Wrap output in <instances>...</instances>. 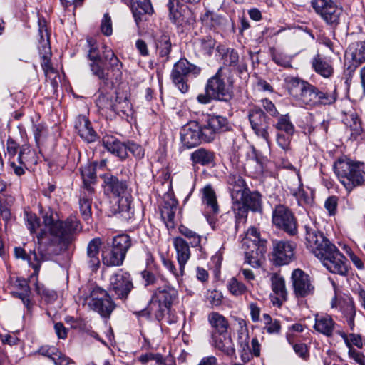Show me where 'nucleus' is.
Here are the masks:
<instances>
[{
    "mask_svg": "<svg viewBox=\"0 0 365 365\" xmlns=\"http://www.w3.org/2000/svg\"><path fill=\"white\" fill-rule=\"evenodd\" d=\"M307 247L321 261L323 266L333 274L346 275L347 260L322 233L319 232L312 221L304 225Z\"/></svg>",
    "mask_w": 365,
    "mask_h": 365,
    "instance_id": "nucleus-1",
    "label": "nucleus"
},
{
    "mask_svg": "<svg viewBox=\"0 0 365 365\" xmlns=\"http://www.w3.org/2000/svg\"><path fill=\"white\" fill-rule=\"evenodd\" d=\"M88 46V58L90 61L89 68L92 74L101 81L103 84L113 83V80L118 81L122 76L123 63L111 49L103 46L102 51L103 58H101V51L97 43L91 38L87 39Z\"/></svg>",
    "mask_w": 365,
    "mask_h": 365,
    "instance_id": "nucleus-2",
    "label": "nucleus"
},
{
    "mask_svg": "<svg viewBox=\"0 0 365 365\" xmlns=\"http://www.w3.org/2000/svg\"><path fill=\"white\" fill-rule=\"evenodd\" d=\"M227 129V120L220 115H209L205 122L200 124L191 121L180 130L182 143L187 148H194L202 143L212 141L216 135Z\"/></svg>",
    "mask_w": 365,
    "mask_h": 365,
    "instance_id": "nucleus-3",
    "label": "nucleus"
},
{
    "mask_svg": "<svg viewBox=\"0 0 365 365\" xmlns=\"http://www.w3.org/2000/svg\"><path fill=\"white\" fill-rule=\"evenodd\" d=\"M104 190L111 193L114 197L110 201V212L113 215L119 214L125 220L133 217L134 211L131 207L132 197L128 191L125 182L110 174L103 175Z\"/></svg>",
    "mask_w": 365,
    "mask_h": 365,
    "instance_id": "nucleus-4",
    "label": "nucleus"
},
{
    "mask_svg": "<svg viewBox=\"0 0 365 365\" xmlns=\"http://www.w3.org/2000/svg\"><path fill=\"white\" fill-rule=\"evenodd\" d=\"M42 218L50 235L59 243L71 242L73 234L79 228V222L76 216H69L65 221H62L57 212L51 208L42 211Z\"/></svg>",
    "mask_w": 365,
    "mask_h": 365,
    "instance_id": "nucleus-5",
    "label": "nucleus"
},
{
    "mask_svg": "<svg viewBox=\"0 0 365 365\" xmlns=\"http://www.w3.org/2000/svg\"><path fill=\"white\" fill-rule=\"evenodd\" d=\"M9 165L12 172L17 176H21L31 165L37 163L36 152L29 145L21 146L11 138L6 141V153Z\"/></svg>",
    "mask_w": 365,
    "mask_h": 365,
    "instance_id": "nucleus-6",
    "label": "nucleus"
},
{
    "mask_svg": "<svg viewBox=\"0 0 365 365\" xmlns=\"http://www.w3.org/2000/svg\"><path fill=\"white\" fill-rule=\"evenodd\" d=\"M333 167L338 179L349 192L365 182L364 163H354L347 158H339Z\"/></svg>",
    "mask_w": 365,
    "mask_h": 365,
    "instance_id": "nucleus-7",
    "label": "nucleus"
},
{
    "mask_svg": "<svg viewBox=\"0 0 365 365\" xmlns=\"http://www.w3.org/2000/svg\"><path fill=\"white\" fill-rule=\"evenodd\" d=\"M242 246L245 250V262L254 268L259 267L265 259L267 249V240L260 237L257 228L252 227L247 230Z\"/></svg>",
    "mask_w": 365,
    "mask_h": 365,
    "instance_id": "nucleus-8",
    "label": "nucleus"
},
{
    "mask_svg": "<svg viewBox=\"0 0 365 365\" xmlns=\"http://www.w3.org/2000/svg\"><path fill=\"white\" fill-rule=\"evenodd\" d=\"M226 68L220 67L216 74L209 78L205 87V93L197 96V100L200 103L207 104L212 100L227 101L228 88L225 81L227 78Z\"/></svg>",
    "mask_w": 365,
    "mask_h": 365,
    "instance_id": "nucleus-9",
    "label": "nucleus"
},
{
    "mask_svg": "<svg viewBox=\"0 0 365 365\" xmlns=\"http://www.w3.org/2000/svg\"><path fill=\"white\" fill-rule=\"evenodd\" d=\"M84 302L90 309L98 312L104 318H109L115 307L108 292L98 287L93 288L89 294L84 297Z\"/></svg>",
    "mask_w": 365,
    "mask_h": 365,
    "instance_id": "nucleus-10",
    "label": "nucleus"
},
{
    "mask_svg": "<svg viewBox=\"0 0 365 365\" xmlns=\"http://www.w3.org/2000/svg\"><path fill=\"white\" fill-rule=\"evenodd\" d=\"M200 72L199 67L190 63L185 58H181L174 64L170 78L178 90L182 93H186L189 90L187 84L189 76L192 75L195 77Z\"/></svg>",
    "mask_w": 365,
    "mask_h": 365,
    "instance_id": "nucleus-11",
    "label": "nucleus"
},
{
    "mask_svg": "<svg viewBox=\"0 0 365 365\" xmlns=\"http://www.w3.org/2000/svg\"><path fill=\"white\" fill-rule=\"evenodd\" d=\"M178 296L177 289L171 286L167 279L164 280L154 290L152 300L158 302L159 309L155 314L158 320H161L164 317L165 312H169L171 305L177 300Z\"/></svg>",
    "mask_w": 365,
    "mask_h": 365,
    "instance_id": "nucleus-12",
    "label": "nucleus"
},
{
    "mask_svg": "<svg viewBox=\"0 0 365 365\" xmlns=\"http://www.w3.org/2000/svg\"><path fill=\"white\" fill-rule=\"evenodd\" d=\"M272 223L278 229L289 235L297 233V220L292 211L287 206L278 205L272 212Z\"/></svg>",
    "mask_w": 365,
    "mask_h": 365,
    "instance_id": "nucleus-13",
    "label": "nucleus"
},
{
    "mask_svg": "<svg viewBox=\"0 0 365 365\" xmlns=\"http://www.w3.org/2000/svg\"><path fill=\"white\" fill-rule=\"evenodd\" d=\"M312 6L327 24L336 27L339 24L342 9L332 0H312Z\"/></svg>",
    "mask_w": 365,
    "mask_h": 365,
    "instance_id": "nucleus-14",
    "label": "nucleus"
},
{
    "mask_svg": "<svg viewBox=\"0 0 365 365\" xmlns=\"http://www.w3.org/2000/svg\"><path fill=\"white\" fill-rule=\"evenodd\" d=\"M309 92L305 106L312 107L332 105L338 98L336 85H333L329 88H322L312 85Z\"/></svg>",
    "mask_w": 365,
    "mask_h": 365,
    "instance_id": "nucleus-15",
    "label": "nucleus"
},
{
    "mask_svg": "<svg viewBox=\"0 0 365 365\" xmlns=\"http://www.w3.org/2000/svg\"><path fill=\"white\" fill-rule=\"evenodd\" d=\"M133 288L130 274L122 269L118 270L110 278V292H114L120 299H125Z\"/></svg>",
    "mask_w": 365,
    "mask_h": 365,
    "instance_id": "nucleus-16",
    "label": "nucleus"
},
{
    "mask_svg": "<svg viewBox=\"0 0 365 365\" xmlns=\"http://www.w3.org/2000/svg\"><path fill=\"white\" fill-rule=\"evenodd\" d=\"M249 120L255 133L269 143L270 138L268 132L269 123L263 110L259 108H254L249 113Z\"/></svg>",
    "mask_w": 365,
    "mask_h": 365,
    "instance_id": "nucleus-17",
    "label": "nucleus"
},
{
    "mask_svg": "<svg viewBox=\"0 0 365 365\" xmlns=\"http://www.w3.org/2000/svg\"><path fill=\"white\" fill-rule=\"evenodd\" d=\"M158 59L163 64L170 61L173 44L169 32L160 30L153 34Z\"/></svg>",
    "mask_w": 365,
    "mask_h": 365,
    "instance_id": "nucleus-18",
    "label": "nucleus"
},
{
    "mask_svg": "<svg viewBox=\"0 0 365 365\" xmlns=\"http://www.w3.org/2000/svg\"><path fill=\"white\" fill-rule=\"evenodd\" d=\"M297 245L288 240H280L274 244L273 260L279 266L288 264L294 259Z\"/></svg>",
    "mask_w": 365,
    "mask_h": 365,
    "instance_id": "nucleus-19",
    "label": "nucleus"
},
{
    "mask_svg": "<svg viewBox=\"0 0 365 365\" xmlns=\"http://www.w3.org/2000/svg\"><path fill=\"white\" fill-rule=\"evenodd\" d=\"M244 205L245 213L241 215L240 210H233L236 219V229L246 222L248 210L254 212L261 211V195L258 192H251L250 190L242 200L239 202Z\"/></svg>",
    "mask_w": 365,
    "mask_h": 365,
    "instance_id": "nucleus-20",
    "label": "nucleus"
},
{
    "mask_svg": "<svg viewBox=\"0 0 365 365\" xmlns=\"http://www.w3.org/2000/svg\"><path fill=\"white\" fill-rule=\"evenodd\" d=\"M289 93L301 104L305 105L311 83L297 77H289L286 79Z\"/></svg>",
    "mask_w": 365,
    "mask_h": 365,
    "instance_id": "nucleus-21",
    "label": "nucleus"
},
{
    "mask_svg": "<svg viewBox=\"0 0 365 365\" xmlns=\"http://www.w3.org/2000/svg\"><path fill=\"white\" fill-rule=\"evenodd\" d=\"M346 63H349L347 69L354 72L365 61V42H354L349 45L345 54Z\"/></svg>",
    "mask_w": 365,
    "mask_h": 365,
    "instance_id": "nucleus-22",
    "label": "nucleus"
},
{
    "mask_svg": "<svg viewBox=\"0 0 365 365\" xmlns=\"http://www.w3.org/2000/svg\"><path fill=\"white\" fill-rule=\"evenodd\" d=\"M292 281L297 297H304L312 293L314 287L311 284L309 276L302 269H296L293 271Z\"/></svg>",
    "mask_w": 365,
    "mask_h": 365,
    "instance_id": "nucleus-23",
    "label": "nucleus"
},
{
    "mask_svg": "<svg viewBox=\"0 0 365 365\" xmlns=\"http://www.w3.org/2000/svg\"><path fill=\"white\" fill-rule=\"evenodd\" d=\"M232 187L230 188L231 191V197L232 200V210H240L241 215L245 213V207L239 202L242 200L249 189L246 186L245 180L240 176L233 175L232 179Z\"/></svg>",
    "mask_w": 365,
    "mask_h": 365,
    "instance_id": "nucleus-24",
    "label": "nucleus"
},
{
    "mask_svg": "<svg viewBox=\"0 0 365 365\" xmlns=\"http://www.w3.org/2000/svg\"><path fill=\"white\" fill-rule=\"evenodd\" d=\"M102 245L100 237L92 239L88 244L86 263L92 272H96L100 267L99 250Z\"/></svg>",
    "mask_w": 365,
    "mask_h": 365,
    "instance_id": "nucleus-25",
    "label": "nucleus"
},
{
    "mask_svg": "<svg viewBox=\"0 0 365 365\" xmlns=\"http://www.w3.org/2000/svg\"><path fill=\"white\" fill-rule=\"evenodd\" d=\"M75 129L79 136L88 143L95 142L98 135L91 126L90 120L85 115H78L75 120Z\"/></svg>",
    "mask_w": 365,
    "mask_h": 365,
    "instance_id": "nucleus-26",
    "label": "nucleus"
},
{
    "mask_svg": "<svg viewBox=\"0 0 365 365\" xmlns=\"http://www.w3.org/2000/svg\"><path fill=\"white\" fill-rule=\"evenodd\" d=\"M178 207L177 200L171 195L168 194L164 197V204L160 215L168 228H174L175 215Z\"/></svg>",
    "mask_w": 365,
    "mask_h": 365,
    "instance_id": "nucleus-27",
    "label": "nucleus"
},
{
    "mask_svg": "<svg viewBox=\"0 0 365 365\" xmlns=\"http://www.w3.org/2000/svg\"><path fill=\"white\" fill-rule=\"evenodd\" d=\"M102 143L108 152L120 160H125L128 157L126 142L122 143L113 135H105L102 138Z\"/></svg>",
    "mask_w": 365,
    "mask_h": 365,
    "instance_id": "nucleus-28",
    "label": "nucleus"
},
{
    "mask_svg": "<svg viewBox=\"0 0 365 365\" xmlns=\"http://www.w3.org/2000/svg\"><path fill=\"white\" fill-rule=\"evenodd\" d=\"M102 143L108 152L120 160H125L128 157L126 142L122 143L113 135H105L102 138Z\"/></svg>",
    "mask_w": 365,
    "mask_h": 365,
    "instance_id": "nucleus-29",
    "label": "nucleus"
},
{
    "mask_svg": "<svg viewBox=\"0 0 365 365\" xmlns=\"http://www.w3.org/2000/svg\"><path fill=\"white\" fill-rule=\"evenodd\" d=\"M272 289L274 296H271L274 305L280 307L287 300V292L285 287V282L282 277L274 274L271 277Z\"/></svg>",
    "mask_w": 365,
    "mask_h": 365,
    "instance_id": "nucleus-30",
    "label": "nucleus"
},
{
    "mask_svg": "<svg viewBox=\"0 0 365 365\" xmlns=\"http://www.w3.org/2000/svg\"><path fill=\"white\" fill-rule=\"evenodd\" d=\"M173 247L176 252V257L181 272L185 267V265L191 256V252L188 242L182 237H176L173 240Z\"/></svg>",
    "mask_w": 365,
    "mask_h": 365,
    "instance_id": "nucleus-31",
    "label": "nucleus"
},
{
    "mask_svg": "<svg viewBox=\"0 0 365 365\" xmlns=\"http://www.w3.org/2000/svg\"><path fill=\"white\" fill-rule=\"evenodd\" d=\"M336 323L332 317L327 314L315 315L314 329L319 333L330 337L333 335Z\"/></svg>",
    "mask_w": 365,
    "mask_h": 365,
    "instance_id": "nucleus-32",
    "label": "nucleus"
},
{
    "mask_svg": "<svg viewBox=\"0 0 365 365\" xmlns=\"http://www.w3.org/2000/svg\"><path fill=\"white\" fill-rule=\"evenodd\" d=\"M131 10L137 25L153 11L150 0H132Z\"/></svg>",
    "mask_w": 365,
    "mask_h": 365,
    "instance_id": "nucleus-33",
    "label": "nucleus"
},
{
    "mask_svg": "<svg viewBox=\"0 0 365 365\" xmlns=\"http://www.w3.org/2000/svg\"><path fill=\"white\" fill-rule=\"evenodd\" d=\"M15 287L17 290L12 292L13 296L21 299L27 309H30L31 307L30 299L31 289L28 281L25 279L18 278L16 280Z\"/></svg>",
    "mask_w": 365,
    "mask_h": 365,
    "instance_id": "nucleus-34",
    "label": "nucleus"
},
{
    "mask_svg": "<svg viewBox=\"0 0 365 365\" xmlns=\"http://www.w3.org/2000/svg\"><path fill=\"white\" fill-rule=\"evenodd\" d=\"M102 262L107 267H118L123 264L125 258L111 245L102 250Z\"/></svg>",
    "mask_w": 365,
    "mask_h": 365,
    "instance_id": "nucleus-35",
    "label": "nucleus"
},
{
    "mask_svg": "<svg viewBox=\"0 0 365 365\" xmlns=\"http://www.w3.org/2000/svg\"><path fill=\"white\" fill-rule=\"evenodd\" d=\"M314 71L324 78H329L334 73V68L330 61H327L319 54H317L312 61Z\"/></svg>",
    "mask_w": 365,
    "mask_h": 365,
    "instance_id": "nucleus-36",
    "label": "nucleus"
},
{
    "mask_svg": "<svg viewBox=\"0 0 365 365\" xmlns=\"http://www.w3.org/2000/svg\"><path fill=\"white\" fill-rule=\"evenodd\" d=\"M340 309L346 318L347 324L351 330L354 327V318L356 316V308L354 303L351 299H346L340 302Z\"/></svg>",
    "mask_w": 365,
    "mask_h": 365,
    "instance_id": "nucleus-37",
    "label": "nucleus"
},
{
    "mask_svg": "<svg viewBox=\"0 0 365 365\" xmlns=\"http://www.w3.org/2000/svg\"><path fill=\"white\" fill-rule=\"evenodd\" d=\"M132 245L131 238L125 234L118 235L113 238L111 246L124 258Z\"/></svg>",
    "mask_w": 365,
    "mask_h": 365,
    "instance_id": "nucleus-38",
    "label": "nucleus"
},
{
    "mask_svg": "<svg viewBox=\"0 0 365 365\" xmlns=\"http://www.w3.org/2000/svg\"><path fill=\"white\" fill-rule=\"evenodd\" d=\"M81 175L83 179V190H86L87 192L93 193V188L92 187V183L96 180V168L93 165H88L81 169Z\"/></svg>",
    "mask_w": 365,
    "mask_h": 365,
    "instance_id": "nucleus-39",
    "label": "nucleus"
},
{
    "mask_svg": "<svg viewBox=\"0 0 365 365\" xmlns=\"http://www.w3.org/2000/svg\"><path fill=\"white\" fill-rule=\"evenodd\" d=\"M234 328L237 329V341L240 347L243 351L246 350L249 347L248 344V330L245 322L243 320L238 321L237 319H234V323L232 324Z\"/></svg>",
    "mask_w": 365,
    "mask_h": 365,
    "instance_id": "nucleus-40",
    "label": "nucleus"
},
{
    "mask_svg": "<svg viewBox=\"0 0 365 365\" xmlns=\"http://www.w3.org/2000/svg\"><path fill=\"white\" fill-rule=\"evenodd\" d=\"M92 193L82 190L79 197L80 212L84 220H88L91 217Z\"/></svg>",
    "mask_w": 365,
    "mask_h": 365,
    "instance_id": "nucleus-41",
    "label": "nucleus"
},
{
    "mask_svg": "<svg viewBox=\"0 0 365 365\" xmlns=\"http://www.w3.org/2000/svg\"><path fill=\"white\" fill-rule=\"evenodd\" d=\"M202 202L210 212L215 214L218 212L215 193L210 185H206L202 190Z\"/></svg>",
    "mask_w": 365,
    "mask_h": 365,
    "instance_id": "nucleus-42",
    "label": "nucleus"
},
{
    "mask_svg": "<svg viewBox=\"0 0 365 365\" xmlns=\"http://www.w3.org/2000/svg\"><path fill=\"white\" fill-rule=\"evenodd\" d=\"M215 47V41L211 36L202 38L195 43V49L202 56H211Z\"/></svg>",
    "mask_w": 365,
    "mask_h": 365,
    "instance_id": "nucleus-43",
    "label": "nucleus"
},
{
    "mask_svg": "<svg viewBox=\"0 0 365 365\" xmlns=\"http://www.w3.org/2000/svg\"><path fill=\"white\" fill-rule=\"evenodd\" d=\"M190 158L193 164L206 165L213 161L214 155L212 152L205 148H199L191 154Z\"/></svg>",
    "mask_w": 365,
    "mask_h": 365,
    "instance_id": "nucleus-44",
    "label": "nucleus"
},
{
    "mask_svg": "<svg viewBox=\"0 0 365 365\" xmlns=\"http://www.w3.org/2000/svg\"><path fill=\"white\" fill-rule=\"evenodd\" d=\"M208 320L214 328L213 332L228 333V321L222 315L217 312H212L209 314Z\"/></svg>",
    "mask_w": 365,
    "mask_h": 365,
    "instance_id": "nucleus-45",
    "label": "nucleus"
},
{
    "mask_svg": "<svg viewBox=\"0 0 365 365\" xmlns=\"http://www.w3.org/2000/svg\"><path fill=\"white\" fill-rule=\"evenodd\" d=\"M211 344L215 349L228 354V333L212 332Z\"/></svg>",
    "mask_w": 365,
    "mask_h": 365,
    "instance_id": "nucleus-46",
    "label": "nucleus"
},
{
    "mask_svg": "<svg viewBox=\"0 0 365 365\" xmlns=\"http://www.w3.org/2000/svg\"><path fill=\"white\" fill-rule=\"evenodd\" d=\"M47 259L48 257L46 255L38 250V252H36L35 250L31 251L28 254L26 261L28 262L29 265L34 269V274L38 275L41 263Z\"/></svg>",
    "mask_w": 365,
    "mask_h": 365,
    "instance_id": "nucleus-47",
    "label": "nucleus"
},
{
    "mask_svg": "<svg viewBox=\"0 0 365 365\" xmlns=\"http://www.w3.org/2000/svg\"><path fill=\"white\" fill-rule=\"evenodd\" d=\"M343 120L346 126L349 128L351 137L356 138L362 131L361 122L358 117L354 114H350L346 115Z\"/></svg>",
    "mask_w": 365,
    "mask_h": 365,
    "instance_id": "nucleus-48",
    "label": "nucleus"
},
{
    "mask_svg": "<svg viewBox=\"0 0 365 365\" xmlns=\"http://www.w3.org/2000/svg\"><path fill=\"white\" fill-rule=\"evenodd\" d=\"M274 127L277 130L284 132V133L288 135H293L295 130L294 126L287 114L280 115Z\"/></svg>",
    "mask_w": 365,
    "mask_h": 365,
    "instance_id": "nucleus-49",
    "label": "nucleus"
},
{
    "mask_svg": "<svg viewBox=\"0 0 365 365\" xmlns=\"http://www.w3.org/2000/svg\"><path fill=\"white\" fill-rule=\"evenodd\" d=\"M141 277L145 287L153 285L155 289L166 279L162 276L155 275L153 272L147 269L141 272Z\"/></svg>",
    "mask_w": 365,
    "mask_h": 365,
    "instance_id": "nucleus-50",
    "label": "nucleus"
},
{
    "mask_svg": "<svg viewBox=\"0 0 365 365\" xmlns=\"http://www.w3.org/2000/svg\"><path fill=\"white\" fill-rule=\"evenodd\" d=\"M179 232H180L181 235L185 236L190 240V242L188 243L192 247H198L200 245L201 236L199 235L195 232L191 230L190 229L184 225H180L179 227Z\"/></svg>",
    "mask_w": 365,
    "mask_h": 365,
    "instance_id": "nucleus-51",
    "label": "nucleus"
},
{
    "mask_svg": "<svg viewBox=\"0 0 365 365\" xmlns=\"http://www.w3.org/2000/svg\"><path fill=\"white\" fill-rule=\"evenodd\" d=\"M96 105L101 110H109L118 113V105L114 104L109 97L103 93L101 94L96 100Z\"/></svg>",
    "mask_w": 365,
    "mask_h": 365,
    "instance_id": "nucleus-52",
    "label": "nucleus"
},
{
    "mask_svg": "<svg viewBox=\"0 0 365 365\" xmlns=\"http://www.w3.org/2000/svg\"><path fill=\"white\" fill-rule=\"evenodd\" d=\"M24 220L26 221V226L30 233L31 235L36 233L37 228L41 225L40 220L37 215L35 213L26 211L24 212Z\"/></svg>",
    "mask_w": 365,
    "mask_h": 365,
    "instance_id": "nucleus-53",
    "label": "nucleus"
},
{
    "mask_svg": "<svg viewBox=\"0 0 365 365\" xmlns=\"http://www.w3.org/2000/svg\"><path fill=\"white\" fill-rule=\"evenodd\" d=\"M168 8L169 10V16L172 22L178 26H183L185 22L184 17L175 8L173 0H170L168 4Z\"/></svg>",
    "mask_w": 365,
    "mask_h": 365,
    "instance_id": "nucleus-54",
    "label": "nucleus"
},
{
    "mask_svg": "<svg viewBox=\"0 0 365 365\" xmlns=\"http://www.w3.org/2000/svg\"><path fill=\"white\" fill-rule=\"evenodd\" d=\"M201 20L203 24L208 26H215L220 25L222 22H225V19L218 15H215L210 11H206L204 15L201 16Z\"/></svg>",
    "mask_w": 365,
    "mask_h": 365,
    "instance_id": "nucleus-55",
    "label": "nucleus"
},
{
    "mask_svg": "<svg viewBox=\"0 0 365 365\" xmlns=\"http://www.w3.org/2000/svg\"><path fill=\"white\" fill-rule=\"evenodd\" d=\"M338 333L345 340L346 346L349 347V356L359 364H361L362 361L365 360L364 354L351 346L350 343L348 341L346 334L344 332L339 331Z\"/></svg>",
    "mask_w": 365,
    "mask_h": 365,
    "instance_id": "nucleus-56",
    "label": "nucleus"
},
{
    "mask_svg": "<svg viewBox=\"0 0 365 365\" xmlns=\"http://www.w3.org/2000/svg\"><path fill=\"white\" fill-rule=\"evenodd\" d=\"M38 33L40 35L39 49L41 52L45 53V54H50L49 37L46 29H43V27H41L38 30Z\"/></svg>",
    "mask_w": 365,
    "mask_h": 365,
    "instance_id": "nucleus-57",
    "label": "nucleus"
},
{
    "mask_svg": "<svg viewBox=\"0 0 365 365\" xmlns=\"http://www.w3.org/2000/svg\"><path fill=\"white\" fill-rule=\"evenodd\" d=\"M163 264L164 267L174 275L178 282L180 283L182 277L185 274V268H183L182 272H181V267L179 266V269H177L172 261L165 259H163Z\"/></svg>",
    "mask_w": 365,
    "mask_h": 365,
    "instance_id": "nucleus-58",
    "label": "nucleus"
},
{
    "mask_svg": "<svg viewBox=\"0 0 365 365\" xmlns=\"http://www.w3.org/2000/svg\"><path fill=\"white\" fill-rule=\"evenodd\" d=\"M127 152L129 151L136 159H142L145 155V150L143 148L133 141L126 142Z\"/></svg>",
    "mask_w": 365,
    "mask_h": 365,
    "instance_id": "nucleus-59",
    "label": "nucleus"
},
{
    "mask_svg": "<svg viewBox=\"0 0 365 365\" xmlns=\"http://www.w3.org/2000/svg\"><path fill=\"white\" fill-rule=\"evenodd\" d=\"M222 294L217 290L207 291L206 294V302L212 307H217L221 304Z\"/></svg>",
    "mask_w": 365,
    "mask_h": 365,
    "instance_id": "nucleus-60",
    "label": "nucleus"
},
{
    "mask_svg": "<svg viewBox=\"0 0 365 365\" xmlns=\"http://www.w3.org/2000/svg\"><path fill=\"white\" fill-rule=\"evenodd\" d=\"M247 291L246 286L237 281L235 277L232 278L230 282V292L233 295L239 296L245 293Z\"/></svg>",
    "mask_w": 365,
    "mask_h": 365,
    "instance_id": "nucleus-61",
    "label": "nucleus"
},
{
    "mask_svg": "<svg viewBox=\"0 0 365 365\" xmlns=\"http://www.w3.org/2000/svg\"><path fill=\"white\" fill-rule=\"evenodd\" d=\"M101 30L102 33L107 36H109L113 33L111 17L108 13L103 15L101 21Z\"/></svg>",
    "mask_w": 365,
    "mask_h": 365,
    "instance_id": "nucleus-62",
    "label": "nucleus"
},
{
    "mask_svg": "<svg viewBox=\"0 0 365 365\" xmlns=\"http://www.w3.org/2000/svg\"><path fill=\"white\" fill-rule=\"evenodd\" d=\"M139 361L142 364H146L150 361H155L156 364H162L163 363V357L160 354L147 353L141 355L139 358Z\"/></svg>",
    "mask_w": 365,
    "mask_h": 365,
    "instance_id": "nucleus-63",
    "label": "nucleus"
},
{
    "mask_svg": "<svg viewBox=\"0 0 365 365\" xmlns=\"http://www.w3.org/2000/svg\"><path fill=\"white\" fill-rule=\"evenodd\" d=\"M293 135H288L287 133L277 135V143L283 150H287L289 148L291 138Z\"/></svg>",
    "mask_w": 365,
    "mask_h": 365,
    "instance_id": "nucleus-64",
    "label": "nucleus"
}]
</instances>
